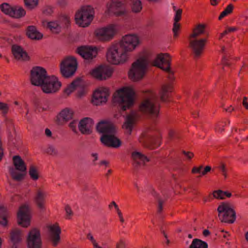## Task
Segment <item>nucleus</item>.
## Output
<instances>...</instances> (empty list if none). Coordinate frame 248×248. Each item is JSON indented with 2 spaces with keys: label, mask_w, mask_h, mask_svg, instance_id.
I'll return each mask as SVG.
<instances>
[{
  "label": "nucleus",
  "mask_w": 248,
  "mask_h": 248,
  "mask_svg": "<svg viewBox=\"0 0 248 248\" xmlns=\"http://www.w3.org/2000/svg\"><path fill=\"white\" fill-rule=\"evenodd\" d=\"M157 199H158V212L160 213L162 210V209L163 202L159 198H157Z\"/></svg>",
  "instance_id": "52"
},
{
  "label": "nucleus",
  "mask_w": 248,
  "mask_h": 248,
  "mask_svg": "<svg viewBox=\"0 0 248 248\" xmlns=\"http://www.w3.org/2000/svg\"><path fill=\"white\" fill-rule=\"evenodd\" d=\"M0 9L2 12L6 15H9L11 16L12 10L13 7H12L8 3H3L0 5Z\"/></svg>",
  "instance_id": "39"
},
{
  "label": "nucleus",
  "mask_w": 248,
  "mask_h": 248,
  "mask_svg": "<svg viewBox=\"0 0 248 248\" xmlns=\"http://www.w3.org/2000/svg\"><path fill=\"white\" fill-rule=\"evenodd\" d=\"M233 9L234 6L231 3L229 4L224 10L220 13L218 17V20H220L225 16L232 14L233 12Z\"/></svg>",
  "instance_id": "36"
},
{
  "label": "nucleus",
  "mask_w": 248,
  "mask_h": 248,
  "mask_svg": "<svg viewBox=\"0 0 248 248\" xmlns=\"http://www.w3.org/2000/svg\"><path fill=\"white\" fill-rule=\"evenodd\" d=\"M43 13L46 15H50L53 13V10L50 8H46L43 10Z\"/></svg>",
  "instance_id": "53"
},
{
  "label": "nucleus",
  "mask_w": 248,
  "mask_h": 248,
  "mask_svg": "<svg viewBox=\"0 0 248 248\" xmlns=\"http://www.w3.org/2000/svg\"><path fill=\"white\" fill-rule=\"evenodd\" d=\"M138 115L134 112L127 115L125 118L123 128L127 135H130L136 124Z\"/></svg>",
  "instance_id": "19"
},
{
  "label": "nucleus",
  "mask_w": 248,
  "mask_h": 248,
  "mask_svg": "<svg viewBox=\"0 0 248 248\" xmlns=\"http://www.w3.org/2000/svg\"><path fill=\"white\" fill-rule=\"evenodd\" d=\"M46 196V192L42 189H38L37 190L35 196V201L40 209H43L44 208Z\"/></svg>",
  "instance_id": "26"
},
{
  "label": "nucleus",
  "mask_w": 248,
  "mask_h": 248,
  "mask_svg": "<svg viewBox=\"0 0 248 248\" xmlns=\"http://www.w3.org/2000/svg\"><path fill=\"white\" fill-rule=\"evenodd\" d=\"M26 34L30 39L36 40L41 39L43 36L41 32H26Z\"/></svg>",
  "instance_id": "40"
},
{
  "label": "nucleus",
  "mask_w": 248,
  "mask_h": 248,
  "mask_svg": "<svg viewBox=\"0 0 248 248\" xmlns=\"http://www.w3.org/2000/svg\"><path fill=\"white\" fill-rule=\"evenodd\" d=\"M170 55L168 54H158L155 59L153 61V64L154 66H157L162 70L168 72L169 78L170 80H172L173 74L170 70Z\"/></svg>",
  "instance_id": "12"
},
{
  "label": "nucleus",
  "mask_w": 248,
  "mask_h": 248,
  "mask_svg": "<svg viewBox=\"0 0 248 248\" xmlns=\"http://www.w3.org/2000/svg\"><path fill=\"white\" fill-rule=\"evenodd\" d=\"M45 134L46 136L50 137L51 136V131L48 128H46L45 130Z\"/></svg>",
  "instance_id": "60"
},
{
  "label": "nucleus",
  "mask_w": 248,
  "mask_h": 248,
  "mask_svg": "<svg viewBox=\"0 0 248 248\" xmlns=\"http://www.w3.org/2000/svg\"><path fill=\"white\" fill-rule=\"evenodd\" d=\"M171 90L170 84L164 85L159 92V96L152 91H148L140 106V111L153 118L157 117L159 113L160 100L163 102L167 101L169 97V92Z\"/></svg>",
  "instance_id": "2"
},
{
  "label": "nucleus",
  "mask_w": 248,
  "mask_h": 248,
  "mask_svg": "<svg viewBox=\"0 0 248 248\" xmlns=\"http://www.w3.org/2000/svg\"><path fill=\"white\" fill-rule=\"evenodd\" d=\"M12 11L11 16L16 18H19L25 16L26 13L25 10L21 7H13Z\"/></svg>",
  "instance_id": "32"
},
{
  "label": "nucleus",
  "mask_w": 248,
  "mask_h": 248,
  "mask_svg": "<svg viewBox=\"0 0 248 248\" xmlns=\"http://www.w3.org/2000/svg\"><path fill=\"white\" fill-rule=\"evenodd\" d=\"M150 61L147 54H144L141 56L132 64L128 73L129 78L133 81L141 79L143 77Z\"/></svg>",
  "instance_id": "6"
},
{
  "label": "nucleus",
  "mask_w": 248,
  "mask_h": 248,
  "mask_svg": "<svg viewBox=\"0 0 248 248\" xmlns=\"http://www.w3.org/2000/svg\"><path fill=\"white\" fill-rule=\"evenodd\" d=\"M204 32H190L187 35L189 47L191 49L194 57L198 58L204 49L206 38L203 36Z\"/></svg>",
  "instance_id": "8"
},
{
  "label": "nucleus",
  "mask_w": 248,
  "mask_h": 248,
  "mask_svg": "<svg viewBox=\"0 0 248 248\" xmlns=\"http://www.w3.org/2000/svg\"><path fill=\"white\" fill-rule=\"evenodd\" d=\"M29 174L31 178L36 180L38 178V172L35 168L32 166H31L29 170Z\"/></svg>",
  "instance_id": "43"
},
{
  "label": "nucleus",
  "mask_w": 248,
  "mask_h": 248,
  "mask_svg": "<svg viewBox=\"0 0 248 248\" xmlns=\"http://www.w3.org/2000/svg\"><path fill=\"white\" fill-rule=\"evenodd\" d=\"M112 73V69L108 66L100 65L93 71L92 75L98 79L103 80L109 78Z\"/></svg>",
  "instance_id": "18"
},
{
  "label": "nucleus",
  "mask_w": 248,
  "mask_h": 248,
  "mask_svg": "<svg viewBox=\"0 0 248 248\" xmlns=\"http://www.w3.org/2000/svg\"><path fill=\"white\" fill-rule=\"evenodd\" d=\"M21 232L16 230L11 233V240L13 243L12 248H18V243L21 240Z\"/></svg>",
  "instance_id": "29"
},
{
  "label": "nucleus",
  "mask_w": 248,
  "mask_h": 248,
  "mask_svg": "<svg viewBox=\"0 0 248 248\" xmlns=\"http://www.w3.org/2000/svg\"><path fill=\"white\" fill-rule=\"evenodd\" d=\"M208 25L206 23H199L196 25L193 29L192 31H204L205 30H209Z\"/></svg>",
  "instance_id": "42"
},
{
  "label": "nucleus",
  "mask_w": 248,
  "mask_h": 248,
  "mask_svg": "<svg viewBox=\"0 0 248 248\" xmlns=\"http://www.w3.org/2000/svg\"><path fill=\"white\" fill-rule=\"evenodd\" d=\"M87 237L89 240H90L92 242L93 245L94 243L96 242L95 239H94L91 233L88 234Z\"/></svg>",
  "instance_id": "55"
},
{
  "label": "nucleus",
  "mask_w": 248,
  "mask_h": 248,
  "mask_svg": "<svg viewBox=\"0 0 248 248\" xmlns=\"http://www.w3.org/2000/svg\"><path fill=\"white\" fill-rule=\"evenodd\" d=\"M0 109L2 111L3 115L5 116L8 111L9 107L6 104L0 102Z\"/></svg>",
  "instance_id": "45"
},
{
  "label": "nucleus",
  "mask_w": 248,
  "mask_h": 248,
  "mask_svg": "<svg viewBox=\"0 0 248 248\" xmlns=\"http://www.w3.org/2000/svg\"><path fill=\"white\" fill-rule=\"evenodd\" d=\"M28 245L29 248H40L41 246L40 233L36 229L31 230L28 235Z\"/></svg>",
  "instance_id": "17"
},
{
  "label": "nucleus",
  "mask_w": 248,
  "mask_h": 248,
  "mask_svg": "<svg viewBox=\"0 0 248 248\" xmlns=\"http://www.w3.org/2000/svg\"><path fill=\"white\" fill-rule=\"evenodd\" d=\"M46 153L51 155H56L58 151L56 148L53 145H49L46 150Z\"/></svg>",
  "instance_id": "44"
},
{
  "label": "nucleus",
  "mask_w": 248,
  "mask_h": 248,
  "mask_svg": "<svg viewBox=\"0 0 248 248\" xmlns=\"http://www.w3.org/2000/svg\"><path fill=\"white\" fill-rule=\"evenodd\" d=\"M125 5L124 0H112L109 5L107 4L108 11L113 13L116 16H120L127 13Z\"/></svg>",
  "instance_id": "14"
},
{
  "label": "nucleus",
  "mask_w": 248,
  "mask_h": 248,
  "mask_svg": "<svg viewBox=\"0 0 248 248\" xmlns=\"http://www.w3.org/2000/svg\"><path fill=\"white\" fill-rule=\"evenodd\" d=\"M60 30H71L70 19L69 16L65 15H62L58 17Z\"/></svg>",
  "instance_id": "27"
},
{
  "label": "nucleus",
  "mask_w": 248,
  "mask_h": 248,
  "mask_svg": "<svg viewBox=\"0 0 248 248\" xmlns=\"http://www.w3.org/2000/svg\"><path fill=\"white\" fill-rule=\"evenodd\" d=\"M43 25L46 27V29L52 31L53 30H60L59 19L56 21L50 22L43 21Z\"/></svg>",
  "instance_id": "31"
},
{
  "label": "nucleus",
  "mask_w": 248,
  "mask_h": 248,
  "mask_svg": "<svg viewBox=\"0 0 248 248\" xmlns=\"http://www.w3.org/2000/svg\"><path fill=\"white\" fill-rule=\"evenodd\" d=\"M224 126V125H218L216 128V130L218 132H222L223 131V127Z\"/></svg>",
  "instance_id": "59"
},
{
  "label": "nucleus",
  "mask_w": 248,
  "mask_h": 248,
  "mask_svg": "<svg viewBox=\"0 0 248 248\" xmlns=\"http://www.w3.org/2000/svg\"><path fill=\"white\" fill-rule=\"evenodd\" d=\"M218 217L221 221L232 223L235 220L234 211L228 204L222 203L217 208Z\"/></svg>",
  "instance_id": "10"
},
{
  "label": "nucleus",
  "mask_w": 248,
  "mask_h": 248,
  "mask_svg": "<svg viewBox=\"0 0 248 248\" xmlns=\"http://www.w3.org/2000/svg\"><path fill=\"white\" fill-rule=\"evenodd\" d=\"M48 230L53 245L56 246L60 240L61 229L58 226L53 225L49 226Z\"/></svg>",
  "instance_id": "24"
},
{
  "label": "nucleus",
  "mask_w": 248,
  "mask_h": 248,
  "mask_svg": "<svg viewBox=\"0 0 248 248\" xmlns=\"http://www.w3.org/2000/svg\"><path fill=\"white\" fill-rule=\"evenodd\" d=\"M17 221L18 224L27 227L30 223V216L29 207L25 205L21 206L17 213Z\"/></svg>",
  "instance_id": "16"
},
{
  "label": "nucleus",
  "mask_w": 248,
  "mask_h": 248,
  "mask_svg": "<svg viewBox=\"0 0 248 248\" xmlns=\"http://www.w3.org/2000/svg\"><path fill=\"white\" fill-rule=\"evenodd\" d=\"M211 167H209V166H206L204 170L203 171H202V175H205L208 172L210 171L211 170Z\"/></svg>",
  "instance_id": "56"
},
{
  "label": "nucleus",
  "mask_w": 248,
  "mask_h": 248,
  "mask_svg": "<svg viewBox=\"0 0 248 248\" xmlns=\"http://www.w3.org/2000/svg\"><path fill=\"white\" fill-rule=\"evenodd\" d=\"M8 213L7 209L3 206H0V224L6 226L7 223Z\"/></svg>",
  "instance_id": "33"
},
{
  "label": "nucleus",
  "mask_w": 248,
  "mask_h": 248,
  "mask_svg": "<svg viewBox=\"0 0 248 248\" xmlns=\"http://www.w3.org/2000/svg\"><path fill=\"white\" fill-rule=\"evenodd\" d=\"M132 157L134 161V165L137 166L141 163L145 164L149 161V159L140 152H134L132 154Z\"/></svg>",
  "instance_id": "28"
},
{
  "label": "nucleus",
  "mask_w": 248,
  "mask_h": 248,
  "mask_svg": "<svg viewBox=\"0 0 248 248\" xmlns=\"http://www.w3.org/2000/svg\"><path fill=\"white\" fill-rule=\"evenodd\" d=\"M213 194L214 198L219 199H224L226 197H230L232 195L231 193L224 192L221 190L215 191Z\"/></svg>",
  "instance_id": "37"
},
{
  "label": "nucleus",
  "mask_w": 248,
  "mask_h": 248,
  "mask_svg": "<svg viewBox=\"0 0 248 248\" xmlns=\"http://www.w3.org/2000/svg\"><path fill=\"white\" fill-rule=\"evenodd\" d=\"M77 68V62L73 57L65 58L61 63L60 70L62 75L69 78L74 75Z\"/></svg>",
  "instance_id": "11"
},
{
  "label": "nucleus",
  "mask_w": 248,
  "mask_h": 248,
  "mask_svg": "<svg viewBox=\"0 0 248 248\" xmlns=\"http://www.w3.org/2000/svg\"><path fill=\"white\" fill-rule=\"evenodd\" d=\"M210 1L211 5H212V6H216L217 5L218 3L217 0H210Z\"/></svg>",
  "instance_id": "63"
},
{
  "label": "nucleus",
  "mask_w": 248,
  "mask_h": 248,
  "mask_svg": "<svg viewBox=\"0 0 248 248\" xmlns=\"http://www.w3.org/2000/svg\"><path fill=\"white\" fill-rule=\"evenodd\" d=\"M78 53L86 60H92L97 55V49L91 46H82L77 49Z\"/></svg>",
  "instance_id": "20"
},
{
  "label": "nucleus",
  "mask_w": 248,
  "mask_h": 248,
  "mask_svg": "<svg viewBox=\"0 0 248 248\" xmlns=\"http://www.w3.org/2000/svg\"><path fill=\"white\" fill-rule=\"evenodd\" d=\"M135 92L130 87H125L115 93L113 98L114 103L118 105L120 109L126 110L134 103Z\"/></svg>",
  "instance_id": "5"
},
{
  "label": "nucleus",
  "mask_w": 248,
  "mask_h": 248,
  "mask_svg": "<svg viewBox=\"0 0 248 248\" xmlns=\"http://www.w3.org/2000/svg\"><path fill=\"white\" fill-rule=\"evenodd\" d=\"M13 162L16 169L11 168L10 170V172L13 178L17 181L21 180L24 177V175L21 173L18 172L16 170L21 172L26 170V167L24 161L18 155H16L13 157Z\"/></svg>",
  "instance_id": "13"
},
{
  "label": "nucleus",
  "mask_w": 248,
  "mask_h": 248,
  "mask_svg": "<svg viewBox=\"0 0 248 248\" xmlns=\"http://www.w3.org/2000/svg\"><path fill=\"white\" fill-rule=\"evenodd\" d=\"M154 132L150 128H146L141 134L139 141L145 147L152 149L159 145V138L154 136Z\"/></svg>",
  "instance_id": "9"
},
{
  "label": "nucleus",
  "mask_w": 248,
  "mask_h": 248,
  "mask_svg": "<svg viewBox=\"0 0 248 248\" xmlns=\"http://www.w3.org/2000/svg\"><path fill=\"white\" fill-rule=\"evenodd\" d=\"M78 81H74L71 83V86L72 87L73 89H74L76 86L78 85Z\"/></svg>",
  "instance_id": "62"
},
{
  "label": "nucleus",
  "mask_w": 248,
  "mask_h": 248,
  "mask_svg": "<svg viewBox=\"0 0 248 248\" xmlns=\"http://www.w3.org/2000/svg\"><path fill=\"white\" fill-rule=\"evenodd\" d=\"M12 50L15 57L17 60L26 61L29 58L26 52L20 46L13 45Z\"/></svg>",
  "instance_id": "23"
},
{
  "label": "nucleus",
  "mask_w": 248,
  "mask_h": 248,
  "mask_svg": "<svg viewBox=\"0 0 248 248\" xmlns=\"http://www.w3.org/2000/svg\"><path fill=\"white\" fill-rule=\"evenodd\" d=\"M237 30L236 27H228L225 31H235Z\"/></svg>",
  "instance_id": "64"
},
{
  "label": "nucleus",
  "mask_w": 248,
  "mask_h": 248,
  "mask_svg": "<svg viewBox=\"0 0 248 248\" xmlns=\"http://www.w3.org/2000/svg\"><path fill=\"white\" fill-rule=\"evenodd\" d=\"M26 6L32 9L38 5V0H24Z\"/></svg>",
  "instance_id": "41"
},
{
  "label": "nucleus",
  "mask_w": 248,
  "mask_h": 248,
  "mask_svg": "<svg viewBox=\"0 0 248 248\" xmlns=\"http://www.w3.org/2000/svg\"><path fill=\"white\" fill-rule=\"evenodd\" d=\"M78 124L77 120H73L72 122L69 124V127L72 130V131L75 133H77V124Z\"/></svg>",
  "instance_id": "46"
},
{
  "label": "nucleus",
  "mask_w": 248,
  "mask_h": 248,
  "mask_svg": "<svg viewBox=\"0 0 248 248\" xmlns=\"http://www.w3.org/2000/svg\"><path fill=\"white\" fill-rule=\"evenodd\" d=\"M218 168L222 174L225 176V177H226L227 169L225 166L223 164H221L218 167Z\"/></svg>",
  "instance_id": "47"
},
{
  "label": "nucleus",
  "mask_w": 248,
  "mask_h": 248,
  "mask_svg": "<svg viewBox=\"0 0 248 248\" xmlns=\"http://www.w3.org/2000/svg\"><path fill=\"white\" fill-rule=\"evenodd\" d=\"M125 247L126 244L122 240H120V241L116 244V248H125Z\"/></svg>",
  "instance_id": "48"
},
{
  "label": "nucleus",
  "mask_w": 248,
  "mask_h": 248,
  "mask_svg": "<svg viewBox=\"0 0 248 248\" xmlns=\"http://www.w3.org/2000/svg\"><path fill=\"white\" fill-rule=\"evenodd\" d=\"M142 8V3L140 0H132L131 9L133 12L139 13L141 11Z\"/></svg>",
  "instance_id": "35"
},
{
  "label": "nucleus",
  "mask_w": 248,
  "mask_h": 248,
  "mask_svg": "<svg viewBox=\"0 0 248 248\" xmlns=\"http://www.w3.org/2000/svg\"><path fill=\"white\" fill-rule=\"evenodd\" d=\"M26 31H37V30L35 26H29L27 28Z\"/></svg>",
  "instance_id": "57"
},
{
  "label": "nucleus",
  "mask_w": 248,
  "mask_h": 248,
  "mask_svg": "<svg viewBox=\"0 0 248 248\" xmlns=\"http://www.w3.org/2000/svg\"><path fill=\"white\" fill-rule=\"evenodd\" d=\"M93 124V121L91 118L86 117L80 121L78 128L82 134H90L92 132Z\"/></svg>",
  "instance_id": "21"
},
{
  "label": "nucleus",
  "mask_w": 248,
  "mask_h": 248,
  "mask_svg": "<svg viewBox=\"0 0 248 248\" xmlns=\"http://www.w3.org/2000/svg\"><path fill=\"white\" fill-rule=\"evenodd\" d=\"M31 82L35 86L41 85L42 90L46 93L55 92L61 86V83L57 78L46 76V70L41 67H33L31 70Z\"/></svg>",
  "instance_id": "3"
},
{
  "label": "nucleus",
  "mask_w": 248,
  "mask_h": 248,
  "mask_svg": "<svg viewBox=\"0 0 248 248\" xmlns=\"http://www.w3.org/2000/svg\"><path fill=\"white\" fill-rule=\"evenodd\" d=\"M120 30H121V29L119 25L112 24L98 29V31H117Z\"/></svg>",
  "instance_id": "38"
},
{
  "label": "nucleus",
  "mask_w": 248,
  "mask_h": 248,
  "mask_svg": "<svg viewBox=\"0 0 248 248\" xmlns=\"http://www.w3.org/2000/svg\"><path fill=\"white\" fill-rule=\"evenodd\" d=\"M189 248H208V244L199 239H194Z\"/></svg>",
  "instance_id": "34"
},
{
  "label": "nucleus",
  "mask_w": 248,
  "mask_h": 248,
  "mask_svg": "<svg viewBox=\"0 0 248 248\" xmlns=\"http://www.w3.org/2000/svg\"><path fill=\"white\" fill-rule=\"evenodd\" d=\"M94 8L91 5L81 6L75 15L76 24L83 28L88 27L94 18Z\"/></svg>",
  "instance_id": "7"
},
{
  "label": "nucleus",
  "mask_w": 248,
  "mask_h": 248,
  "mask_svg": "<svg viewBox=\"0 0 248 248\" xmlns=\"http://www.w3.org/2000/svg\"><path fill=\"white\" fill-rule=\"evenodd\" d=\"M73 117V111L72 110L66 108L62 110L57 116V123L62 124L63 122H67Z\"/></svg>",
  "instance_id": "22"
},
{
  "label": "nucleus",
  "mask_w": 248,
  "mask_h": 248,
  "mask_svg": "<svg viewBox=\"0 0 248 248\" xmlns=\"http://www.w3.org/2000/svg\"><path fill=\"white\" fill-rule=\"evenodd\" d=\"M58 3L61 7H65L67 4V1L66 0H58Z\"/></svg>",
  "instance_id": "54"
},
{
  "label": "nucleus",
  "mask_w": 248,
  "mask_h": 248,
  "mask_svg": "<svg viewBox=\"0 0 248 248\" xmlns=\"http://www.w3.org/2000/svg\"><path fill=\"white\" fill-rule=\"evenodd\" d=\"M116 32H93L96 39L102 42L109 41L114 37Z\"/></svg>",
  "instance_id": "25"
},
{
  "label": "nucleus",
  "mask_w": 248,
  "mask_h": 248,
  "mask_svg": "<svg viewBox=\"0 0 248 248\" xmlns=\"http://www.w3.org/2000/svg\"><path fill=\"white\" fill-rule=\"evenodd\" d=\"M203 167L202 166L199 167H194L192 169V172L193 173H201L202 174V169Z\"/></svg>",
  "instance_id": "50"
},
{
  "label": "nucleus",
  "mask_w": 248,
  "mask_h": 248,
  "mask_svg": "<svg viewBox=\"0 0 248 248\" xmlns=\"http://www.w3.org/2000/svg\"><path fill=\"white\" fill-rule=\"evenodd\" d=\"M182 9H179L176 11V14L174 18V22L172 28V31H178L181 29V24L178 23L181 19Z\"/></svg>",
  "instance_id": "30"
},
{
  "label": "nucleus",
  "mask_w": 248,
  "mask_h": 248,
  "mask_svg": "<svg viewBox=\"0 0 248 248\" xmlns=\"http://www.w3.org/2000/svg\"><path fill=\"white\" fill-rule=\"evenodd\" d=\"M96 129L99 133L103 134L100 140L105 145L114 148L121 145L120 140L115 136V126L111 122L102 121L98 123Z\"/></svg>",
  "instance_id": "4"
},
{
  "label": "nucleus",
  "mask_w": 248,
  "mask_h": 248,
  "mask_svg": "<svg viewBox=\"0 0 248 248\" xmlns=\"http://www.w3.org/2000/svg\"><path fill=\"white\" fill-rule=\"evenodd\" d=\"M65 210L67 214V217L69 218L73 214L70 207L68 205H66L65 206Z\"/></svg>",
  "instance_id": "49"
},
{
  "label": "nucleus",
  "mask_w": 248,
  "mask_h": 248,
  "mask_svg": "<svg viewBox=\"0 0 248 248\" xmlns=\"http://www.w3.org/2000/svg\"><path fill=\"white\" fill-rule=\"evenodd\" d=\"M183 153L186 155V156L188 159H191L193 156V154L192 153L183 151Z\"/></svg>",
  "instance_id": "58"
},
{
  "label": "nucleus",
  "mask_w": 248,
  "mask_h": 248,
  "mask_svg": "<svg viewBox=\"0 0 248 248\" xmlns=\"http://www.w3.org/2000/svg\"><path fill=\"white\" fill-rule=\"evenodd\" d=\"M111 204H113V206H114V208L116 209L118 216H121V215H122V213L121 212V211L120 210V209H119V208L118 207V205L116 203V202H111Z\"/></svg>",
  "instance_id": "51"
},
{
  "label": "nucleus",
  "mask_w": 248,
  "mask_h": 248,
  "mask_svg": "<svg viewBox=\"0 0 248 248\" xmlns=\"http://www.w3.org/2000/svg\"><path fill=\"white\" fill-rule=\"evenodd\" d=\"M139 44L140 40L136 35H125L120 43L113 44L108 48V61L113 64L124 62L128 58V53L135 49Z\"/></svg>",
  "instance_id": "1"
},
{
  "label": "nucleus",
  "mask_w": 248,
  "mask_h": 248,
  "mask_svg": "<svg viewBox=\"0 0 248 248\" xmlns=\"http://www.w3.org/2000/svg\"><path fill=\"white\" fill-rule=\"evenodd\" d=\"M109 95L108 89L106 87H100L93 93L92 102L95 105H99L106 102Z\"/></svg>",
  "instance_id": "15"
},
{
  "label": "nucleus",
  "mask_w": 248,
  "mask_h": 248,
  "mask_svg": "<svg viewBox=\"0 0 248 248\" xmlns=\"http://www.w3.org/2000/svg\"><path fill=\"white\" fill-rule=\"evenodd\" d=\"M92 156L94 157V159L93 160V162H94V164H95L94 161L98 159V155H97V153H92Z\"/></svg>",
  "instance_id": "61"
}]
</instances>
